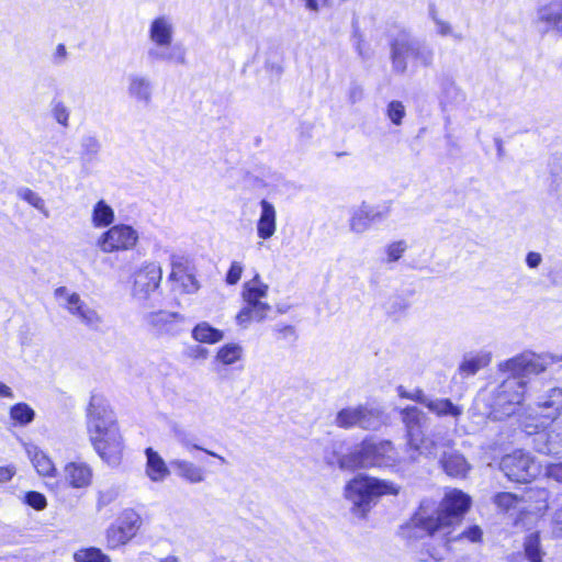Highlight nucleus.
Listing matches in <instances>:
<instances>
[{
    "instance_id": "23",
    "label": "nucleus",
    "mask_w": 562,
    "mask_h": 562,
    "mask_svg": "<svg viewBox=\"0 0 562 562\" xmlns=\"http://www.w3.org/2000/svg\"><path fill=\"white\" fill-rule=\"evenodd\" d=\"M146 57L150 64L167 61L180 66L187 65V53L182 46L154 45L147 49Z\"/></svg>"
},
{
    "instance_id": "48",
    "label": "nucleus",
    "mask_w": 562,
    "mask_h": 562,
    "mask_svg": "<svg viewBox=\"0 0 562 562\" xmlns=\"http://www.w3.org/2000/svg\"><path fill=\"white\" fill-rule=\"evenodd\" d=\"M461 92L454 81L445 79L441 82V102L457 101Z\"/></svg>"
},
{
    "instance_id": "62",
    "label": "nucleus",
    "mask_w": 562,
    "mask_h": 562,
    "mask_svg": "<svg viewBox=\"0 0 562 562\" xmlns=\"http://www.w3.org/2000/svg\"><path fill=\"white\" fill-rule=\"evenodd\" d=\"M187 283H183L184 290L187 292H195L199 289L198 282L191 274L186 276Z\"/></svg>"
},
{
    "instance_id": "7",
    "label": "nucleus",
    "mask_w": 562,
    "mask_h": 562,
    "mask_svg": "<svg viewBox=\"0 0 562 562\" xmlns=\"http://www.w3.org/2000/svg\"><path fill=\"white\" fill-rule=\"evenodd\" d=\"M269 286L261 282L259 274L244 284V307L236 315V323L241 328H248L251 322H262L271 310V306L261 300L267 297Z\"/></svg>"
},
{
    "instance_id": "31",
    "label": "nucleus",
    "mask_w": 562,
    "mask_h": 562,
    "mask_svg": "<svg viewBox=\"0 0 562 562\" xmlns=\"http://www.w3.org/2000/svg\"><path fill=\"white\" fill-rule=\"evenodd\" d=\"M538 406L543 409V415L554 419L562 412V389L553 387L547 394L539 397Z\"/></svg>"
},
{
    "instance_id": "10",
    "label": "nucleus",
    "mask_w": 562,
    "mask_h": 562,
    "mask_svg": "<svg viewBox=\"0 0 562 562\" xmlns=\"http://www.w3.org/2000/svg\"><path fill=\"white\" fill-rule=\"evenodd\" d=\"M499 469L508 480L518 483H528L540 473V465L529 453L521 450L504 456Z\"/></svg>"
},
{
    "instance_id": "43",
    "label": "nucleus",
    "mask_w": 562,
    "mask_h": 562,
    "mask_svg": "<svg viewBox=\"0 0 562 562\" xmlns=\"http://www.w3.org/2000/svg\"><path fill=\"white\" fill-rule=\"evenodd\" d=\"M80 147H81L82 159H85L87 161H91L100 153L101 143L95 136L86 135L81 138Z\"/></svg>"
},
{
    "instance_id": "38",
    "label": "nucleus",
    "mask_w": 562,
    "mask_h": 562,
    "mask_svg": "<svg viewBox=\"0 0 562 562\" xmlns=\"http://www.w3.org/2000/svg\"><path fill=\"white\" fill-rule=\"evenodd\" d=\"M414 50V61L418 63L424 67H429L432 65L435 58V50L428 43L416 38Z\"/></svg>"
},
{
    "instance_id": "45",
    "label": "nucleus",
    "mask_w": 562,
    "mask_h": 562,
    "mask_svg": "<svg viewBox=\"0 0 562 562\" xmlns=\"http://www.w3.org/2000/svg\"><path fill=\"white\" fill-rule=\"evenodd\" d=\"M52 115L58 124L64 127H68L70 111L65 102L54 100L52 102Z\"/></svg>"
},
{
    "instance_id": "56",
    "label": "nucleus",
    "mask_w": 562,
    "mask_h": 562,
    "mask_svg": "<svg viewBox=\"0 0 562 562\" xmlns=\"http://www.w3.org/2000/svg\"><path fill=\"white\" fill-rule=\"evenodd\" d=\"M278 333V338L281 339H294L295 338V329L291 325L278 326L274 328Z\"/></svg>"
},
{
    "instance_id": "60",
    "label": "nucleus",
    "mask_w": 562,
    "mask_h": 562,
    "mask_svg": "<svg viewBox=\"0 0 562 562\" xmlns=\"http://www.w3.org/2000/svg\"><path fill=\"white\" fill-rule=\"evenodd\" d=\"M363 97V90L359 86H352L349 91V99L351 103L359 102Z\"/></svg>"
},
{
    "instance_id": "44",
    "label": "nucleus",
    "mask_w": 562,
    "mask_h": 562,
    "mask_svg": "<svg viewBox=\"0 0 562 562\" xmlns=\"http://www.w3.org/2000/svg\"><path fill=\"white\" fill-rule=\"evenodd\" d=\"M76 562H111V559L98 548L78 550L75 555Z\"/></svg>"
},
{
    "instance_id": "20",
    "label": "nucleus",
    "mask_w": 562,
    "mask_h": 562,
    "mask_svg": "<svg viewBox=\"0 0 562 562\" xmlns=\"http://www.w3.org/2000/svg\"><path fill=\"white\" fill-rule=\"evenodd\" d=\"M127 94L136 103L147 106L153 101L154 82L144 74H131L127 77Z\"/></svg>"
},
{
    "instance_id": "14",
    "label": "nucleus",
    "mask_w": 562,
    "mask_h": 562,
    "mask_svg": "<svg viewBox=\"0 0 562 562\" xmlns=\"http://www.w3.org/2000/svg\"><path fill=\"white\" fill-rule=\"evenodd\" d=\"M142 526L140 516L133 509L124 510L114 524L106 529V546L116 549L130 542Z\"/></svg>"
},
{
    "instance_id": "15",
    "label": "nucleus",
    "mask_w": 562,
    "mask_h": 562,
    "mask_svg": "<svg viewBox=\"0 0 562 562\" xmlns=\"http://www.w3.org/2000/svg\"><path fill=\"white\" fill-rule=\"evenodd\" d=\"M340 428L360 427L363 429H378L382 424L381 412L375 408L359 405L340 409L335 418Z\"/></svg>"
},
{
    "instance_id": "39",
    "label": "nucleus",
    "mask_w": 562,
    "mask_h": 562,
    "mask_svg": "<svg viewBox=\"0 0 562 562\" xmlns=\"http://www.w3.org/2000/svg\"><path fill=\"white\" fill-rule=\"evenodd\" d=\"M176 438H177V441L179 442V445L188 452H191L192 450H200L213 458L218 459L220 462L223 464H225L227 462L223 456H220L218 453H216L214 451L207 450V449L194 443L192 437H190V435H188L184 431H177Z\"/></svg>"
},
{
    "instance_id": "50",
    "label": "nucleus",
    "mask_w": 562,
    "mask_h": 562,
    "mask_svg": "<svg viewBox=\"0 0 562 562\" xmlns=\"http://www.w3.org/2000/svg\"><path fill=\"white\" fill-rule=\"evenodd\" d=\"M119 494V488L114 486L99 491L97 501L98 509H101L113 503L117 498Z\"/></svg>"
},
{
    "instance_id": "57",
    "label": "nucleus",
    "mask_w": 562,
    "mask_h": 562,
    "mask_svg": "<svg viewBox=\"0 0 562 562\" xmlns=\"http://www.w3.org/2000/svg\"><path fill=\"white\" fill-rule=\"evenodd\" d=\"M542 262V256L536 251H529L526 256V265L531 268H538Z\"/></svg>"
},
{
    "instance_id": "42",
    "label": "nucleus",
    "mask_w": 562,
    "mask_h": 562,
    "mask_svg": "<svg viewBox=\"0 0 562 562\" xmlns=\"http://www.w3.org/2000/svg\"><path fill=\"white\" fill-rule=\"evenodd\" d=\"M408 307V300L398 294L390 296L384 304L385 312L393 317L402 316Z\"/></svg>"
},
{
    "instance_id": "1",
    "label": "nucleus",
    "mask_w": 562,
    "mask_h": 562,
    "mask_svg": "<svg viewBox=\"0 0 562 562\" xmlns=\"http://www.w3.org/2000/svg\"><path fill=\"white\" fill-rule=\"evenodd\" d=\"M471 498L459 490H452L446 494L436 509H430L424 503L413 515L411 520L401 528V535L407 540H418L425 537L442 536V546L439 549L428 550V555L435 561H441L449 542L467 539L470 542L482 540V529L470 526L457 536L449 537L450 528L460 521L463 514L470 508Z\"/></svg>"
},
{
    "instance_id": "12",
    "label": "nucleus",
    "mask_w": 562,
    "mask_h": 562,
    "mask_svg": "<svg viewBox=\"0 0 562 562\" xmlns=\"http://www.w3.org/2000/svg\"><path fill=\"white\" fill-rule=\"evenodd\" d=\"M389 43L392 70L397 75H404L407 71L408 59L414 58L416 38L408 30L401 27L390 33Z\"/></svg>"
},
{
    "instance_id": "51",
    "label": "nucleus",
    "mask_w": 562,
    "mask_h": 562,
    "mask_svg": "<svg viewBox=\"0 0 562 562\" xmlns=\"http://www.w3.org/2000/svg\"><path fill=\"white\" fill-rule=\"evenodd\" d=\"M24 502L35 510H43L47 506L46 497L42 493L35 491L27 492L24 496Z\"/></svg>"
},
{
    "instance_id": "54",
    "label": "nucleus",
    "mask_w": 562,
    "mask_h": 562,
    "mask_svg": "<svg viewBox=\"0 0 562 562\" xmlns=\"http://www.w3.org/2000/svg\"><path fill=\"white\" fill-rule=\"evenodd\" d=\"M68 57L67 48L64 44H58L53 54V63L57 66L63 65Z\"/></svg>"
},
{
    "instance_id": "4",
    "label": "nucleus",
    "mask_w": 562,
    "mask_h": 562,
    "mask_svg": "<svg viewBox=\"0 0 562 562\" xmlns=\"http://www.w3.org/2000/svg\"><path fill=\"white\" fill-rule=\"evenodd\" d=\"M499 383L488 390L486 405L493 419H504L521 407L527 394V381L521 376L506 373Z\"/></svg>"
},
{
    "instance_id": "35",
    "label": "nucleus",
    "mask_w": 562,
    "mask_h": 562,
    "mask_svg": "<svg viewBox=\"0 0 562 562\" xmlns=\"http://www.w3.org/2000/svg\"><path fill=\"white\" fill-rule=\"evenodd\" d=\"M113 209L104 201H98L92 210L91 221L94 227H106L114 222Z\"/></svg>"
},
{
    "instance_id": "41",
    "label": "nucleus",
    "mask_w": 562,
    "mask_h": 562,
    "mask_svg": "<svg viewBox=\"0 0 562 562\" xmlns=\"http://www.w3.org/2000/svg\"><path fill=\"white\" fill-rule=\"evenodd\" d=\"M18 196L38 210L45 217H49V211L46 207L45 201L30 188L19 189Z\"/></svg>"
},
{
    "instance_id": "59",
    "label": "nucleus",
    "mask_w": 562,
    "mask_h": 562,
    "mask_svg": "<svg viewBox=\"0 0 562 562\" xmlns=\"http://www.w3.org/2000/svg\"><path fill=\"white\" fill-rule=\"evenodd\" d=\"M207 355L209 351L201 346H194L189 349V356L194 359H206Z\"/></svg>"
},
{
    "instance_id": "5",
    "label": "nucleus",
    "mask_w": 562,
    "mask_h": 562,
    "mask_svg": "<svg viewBox=\"0 0 562 562\" xmlns=\"http://www.w3.org/2000/svg\"><path fill=\"white\" fill-rule=\"evenodd\" d=\"M398 486L386 480H379L367 475H358L349 481L345 487V497L352 505V514L364 518L376 497L396 495Z\"/></svg>"
},
{
    "instance_id": "16",
    "label": "nucleus",
    "mask_w": 562,
    "mask_h": 562,
    "mask_svg": "<svg viewBox=\"0 0 562 562\" xmlns=\"http://www.w3.org/2000/svg\"><path fill=\"white\" fill-rule=\"evenodd\" d=\"M538 33L562 35V0H551L539 7L533 19Z\"/></svg>"
},
{
    "instance_id": "40",
    "label": "nucleus",
    "mask_w": 562,
    "mask_h": 562,
    "mask_svg": "<svg viewBox=\"0 0 562 562\" xmlns=\"http://www.w3.org/2000/svg\"><path fill=\"white\" fill-rule=\"evenodd\" d=\"M10 417L18 424L24 426L34 420L35 412L26 403H18L11 407Z\"/></svg>"
},
{
    "instance_id": "30",
    "label": "nucleus",
    "mask_w": 562,
    "mask_h": 562,
    "mask_svg": "<svg viewBox=\"0 0 562 562\" xmlns=\"http://www.w3.org/2000/svg\"><path fill=\"white\" fill-rule=\"evenodd\" d=\"M25 450L32 464L40 475L48 477L56 476L57 471L53 461L37 446L26 445Z\"/></svg>"
},
{
    "instance_id": "55",
    "label": "nucleus",
    "mask_w": 562,
    "mask_h": 562,
    "mask_svg": "<svg viewBox=\"0 0 562 562\" xmlns=\"http://www.w3.org/2000/svg\"><path fill=\"white\" fill-rule=\"evenodd\" d=\"M552 533L557 538H562V506L554 514Z\"/></svg>"
},
{
    "instance_id": "32",
    "label": "nucleus",
    "mask_w": 562,
    "mask_h": 562,
    "mask_svg": "<svg viewBox=\"0 0 562 562\" xmlns=\"http://www.w3.org/2000/svg\"><path fill=\"white\" fill-rule=\"evenodd\" d=\"M491 353L481 351L474 356H467L459 366V372L469 375H474L481 369L488 366L491 362Z\"/></svg>"
},
{
    "instance_id": "46",
    "label": "nucleus",
    "mask_w": 562,
    "mask_h": 562,
    "mask_svg": "<svg viewBox=\"0 0 562 562\" xmlns=\"http://www.w3.org/2000/svg\"><path fill=\"white\" fill-rule=\"evenodd\" d=\"M406 114L405 106L401 101H391L386 108V115L394 125H401Z\"/></svg>"
},
{
    "instance_id": "29",
    "label": "nucleus",
    "mask_w": 562,
    "mask_h": 562,
    "mask_svg": "<svg viewBox=\"0 0 562 562\" xmlns=\"http://www.w3.org/2000/svg\"><path fill=\"white\" fill-rule=\"evenodd\" d=\"M146 323L157 333H170L176 322L182 321L178 313L158 311L145 315Z\"/></svg>"
},
{
    "instance_id": "63",
    "label": "nucleus",
    "mask_w": 562,
    "mask_h": 562,
    "mask_svg": "<svg viewBox=\"0 0 562 562\" xmlns=\"http://www.w3.org/2000/svg\"><path fill=\"white\" fill-rule=\"evenodd\" d=\"M0 397L13 398L14 394L12 390L0 381Z\"/></svg>"
},
{
    "instance_id": "28",
    "label": "nucleus",
    "mask_w": 562,
    "mask_h": 562,
    "mask_svg": "<svg viewBox=\"0 0 562 562\" xmlns=\"http://www.w3.org/2000/svg\"><path fill=\"white\" fill-rule=\"evenodd\" d=\"M261 213L257 222V235L266 240L271 238L277 229V212L274 206L267 200L260 202Z\"/></svg>"
},
{
    "instance_id": "18",
    "label": "nucleus",
    "mask_w": 562,
    "mask_h": 562,
    "mask_svg": "<svg viewBox=\"0 0 562 562\" xmlns=\"http://www.w3.org/2000/svg\"><path fill=\"white\" fill-rule=\"evenodd\" d=\"M162 271L158 263L147 262L135 274L133 294L138 300L147 299L161 281Z\"/></svg>"
},
{
    "instance_id": "64",
    "label": "nucleus",
    "mask_w": 562,
    "mask_h": 562,
    "mask_svg": "<svg viewBox=\"0 0 562 562\" xmlns=\"http://www.w3.org/2000/svg\"><path fill=\"white\" fill-rule=\"evenodd\" d=\"M160 562H178V560L175 557H168L161 560Z\"/></svg>"
},
{
    "instance_id": "34",
    "label": "nucleus",
    "mask_w": 562,
    "mask_h": 562,
    "mask_svg": "<svg viewBox=\"0 0 562 562\" xmlns=\"http://www.w3.org/2000/svg\"><path fill=\"white\" fill-rule=\"evenodd\" d=\"M524 554L529 562H543L546 555L541 546V539L538 531L528 533L524 539Z\"/></svg>"
},
{
    "instance_id": "37",
    "label": "nucleus",
    "mask_w": 562,
    "mask_h": 562,
    "mask_svg": "<svg viewBox=\"0 0 562 562\" xmlns=\"http://www.w3.org/2000/svg\"><path fill=\"white\" fill-rule=\"evenodd\" d=\"M243 357V348L238 344H226L218 349L215 360L224 366H231Z\"/></svg>"
},
{
    "instance_id": "11",
    "label": "nucleus",
    "mask_w": 562,
    "mask_h": 562,
    "mask_svg": "<svg viewBox=\"0 0 562 562\" xmlns=\"http://www.w3.org/2000/svg\"><path fill=\"white\" fill-rule=\"evenodd\" d=\"M393 207V201H383L375 205L362 202L357 209L352 210L349 220V228L351 232L362 234L367 232L372 224L386 221Z\"/></svg>"
},
{
    "instance_id": "53",
    "label": "nucleus",
    "mask_w": 562,
    "mask_h": 562,
    "mask_svg": "<svg viewBox=\"0 0 562 562\" xmlns=\"http://www.w3.org/2000/svg\"><path fill=\"white\" fill-rule=\"evenodd\" d=\"M243 270H244V268L240 262L233 261L231 263V267H229L227 273H226V279H225L226 283L229 285L236 284L241 278Z\"/></svg>"
},
{
    "instance_id": "47",
    "label": "nucleus",
    "mask_w": 562,
    "mask_h": 562,
    "mask_svg": "<svg viewBox=\"0 0 562 562\" xmlns=\"http://www.w3.org/2000/svg\"><path fill=\"white\" fill-rule=\"evenodd\" d=\"M406 249L407 244L405 240H397L391 243L385 248L386 262L392 263L398 261L402 258L403 254L406 251Z\"/></svg>"
},
{
    "instance_id": "52",
    "label": "nucleus",
    "mask_w": 562,
    "mask_h": 562,
    "mask_svg": "<svg viewBox=\"0 0 562 562\" xmlns=\"http://www.w3.org/2000/svg\"><path fill=\"white\" fill-rule=\"evenodd\" d=\"M353 40H355V48L360 56L361 59L368 60L372 57L371 49L367 46L363 35L359 32L358 29L353 31Z\"/></svg>"
},
{
    "instance_id": "19",
    "label": "nucleus",
    "mask_w": 562,
    "mask_h": 562,
    "mask_svg": "<svg viewBox=\"0 0 562 562\" xmlns=\"http://www.w3.org/2000/svg\"><path fill=\"white\" fill-rule=\"evenodd\" d=\"M532 445L539 453L562 456V420L553 422L549 428L537 431Z\"/></svg>"
},
{
    "instance_id": "36",
    "label": "nucleus",
    "mask_w": 562,
    "mask_h": 562,
    "mask_svg": "<svg viewBox=\"0 0 562 562\" xmlns=\"http://www.w3.org/2000/svg\"><path fill=\"white\" fill-rule=\"evenodd\" d=\"M429 16L434 22L436 26V33L439 36H450L457 42H462L464 40V35L461 32H457L450 22L441 19L436 9L432 8L429 10Z\"/></svg>"
},
{
    "instance_id": "49",
    "label": "nucleus",
    "mask_w": 562,
    "mask_h": 562,
    "mask_svg": "<svg viewBox=\"0 0 562 562\" xmlns=\"http://www.w3.org/2000/svg\"><path fill=\"white\" fill-rule=\"evenodd\" d=\"M397 392H398V396L402 397V398H407V400H411V401H414L423 406L426 407L427 405V402L429 400L430 396L426 395L425 392L422 390V389H414L412 391H407L406 389H404L403 386H400L397 389Z\"/></svg>"
},
{
    "instance_id": "3",
    "label": "nucleus",
    "mask_w": 562,
    "mask_h": 562,
    "mask_svg": "<svg viewBox=\"0 0 562 562\" xmlns=\"http://www.w3.org/2000/svg\"><path fill=\"white\" fill-rule=\"evenodd\" d=\"M401 417L406 431L404 460L419 463L422 459H435L440 443L432 436L424 434L429 419L427 414L417 406H406L401 411Z\"/></svg>"
},
{
    "instance_id": "27",
    "label": "nucleus",
    "mask_w": 562,
    "mask_h": 562,
    "mask_svg": "<svg viewBox=\"0 0 562 562\" xmlns=\"http://www.w3.org/2000/svg\"><path fill=\"white\" fill-rule=\"evenodd\" d=\"M426 408L438 418H451L458 422L463 414V407L450 398L430 396Z\"/></svg>"
},
{
    "instance_id": "61",
    "label": "nucleus",
    "mask_w": 562,
    "mask_h": 562,
    "mask_svg": "<svg viewBox=\"0 0 562 562\" xmlns=\"http://www.w3.org/2000/svg\"><path fill=\"white\" fill-rule=\"evenodd\" d=\"M549 475L562 482V462L549 467Z\"/></svg>"
},
{
    "instance_id": "22",
    "label": "nucleus",
    "mask_w": 562,
    "mask_h": 562,
    "mask_svg": "<svg viewBox=\"0 0 562 562\" xmlns=\"http://www.w3.org/2000/svg\"><path fill=\"white\" fill-rule=\"evenodd\" d=\"M443 472L451 477L464 479L472 470V465L458 450L443 451L439 458Z\"/></svg>"
},
{
    "instance_id": "17",
    "label": "nucleus",
    "mask_w": 562,
    "mask_h": 562,
    "mask_svg": "<svg viewBox=\"0 0 562 562\" xmlns=\"http://www.w3.org/2000/svg\"><path fill=\"white\" fill-rule=\"evenodd\" d=\"M93 477L92 469L89 464L81 461H71L65 464L63 469V479L56 481L54 488L61 491L67 487L87 488L91 485Z\"/></svg>"
},
{
    "instance_id": "9",
    "label": "nucleus",
    "mask_w": 562,
    "mask_h": 562,
    "mask_svg": "<svg viewBox=\"0 0 562 562\" xmlns=\"http://www.w3.org/2000/svg\"><path fill=\"white\" fill-rule=\"evenodd\" d=\"M54 296L60 307L77 318L82 325L92 330H99L103 319L97 310L85 302L80 295L70 291L67 286H59L54 291Z\"/></svg>"
},
{
    "instance_id": "24",
    "label": "nucleus",
    "mask_w": 562,
    "mask_h": 562,
    "mask_svg": "<svg viewBox=\"0 0 562 562\" xmlns=\"http://www.w3.org/2000/svg\"><path fill=\"white\" fill-rule=\"evenodd\" d=\"M175 27L171 19L166 15L154 19L149 25L148 37L154 45L171 46Z\"/></svg>"
},
{
    "instance_id": "8",
    "label": "nucleus",
    "mask_w": 562,
    "mask_h": 562,
    "mask_svg": "<svg viewBox=\"0 0 562 562\" xmlns=\"http://www.w3.org/2000/svg\"><path fill=\"white\" fill-rule=\"evenodd\" d=\"M560 361H562V356L551 352L536 353L527 350L510 359L499 362L498 371L501 373H512L526 380L528 375H538L544 372L553 363Z\"/></svg>"
},
{
    "instance_id": "2",
    "label": "nucleus",
    "mask_w": 562,
    "mask_h": 562,
    "mask_svg": "<svg viewBox=\"0 0 562 562\" xmlns=\"http://www.w3.org/2000/svg\"><path fill=\"white\" fill-rule=\"evenodd\" d=\"M87 430L100 458L110 465H117L124 449L123 439L113 411L108 401L100 395H92L90 398L87 408Z\"/></svg>"
},
{
    "instance_id": "33",
    "label": "nucleus",
    "mask_w": 562,
    "mask_h": 562,
    "mask_svg": "<svg viewBox=\"0 0 562 562\" xmlns=\"http://www.w3.org/2000/svg\"><path fill=\"white\" fill-rule=\"evenodd\" d=\"M192 338L203 344H216L224 338V333L207 322L196 324L192 329Z\"/></svg>"
},
{
    "instance_id": "25",
    "label": "nucleus",
    "mask_w": 562,
    "mask_h": 562,
    "mask_svg": "<svg viewBox=\"0 0 562 562\" xmlns=\"http://www.w3.org/2000/svg\"><path fill=\"white\" fill-rule=\"evenodd\" d=\"M169 464L175 474L189 484H200L206 479V471L192 461L172 459Z\"/></svg>"
},
{
    "instance_id": "58",
    "label": "nucleus",
    "mask_w": 562,
    "mask_h": 562,
    "mask_svg": "<svg viewBox=\"0 0 562 562\" xmlns=\"http://www.w3.org/2000/svg\"><path fill=\"white\" fill-rule=\"evenodd\" d=\"M16 469L13 465L0 467V483L9 482L15 474Z\"/></svg>"
},
{
    "instance_id": "21",
    "label": "nucleus",
    "mask_w": 562,
    "mask_h": 562,
    "mask_svg": "<svg viewBox=\"0 0 562 562\" xmlns=\"http://www.w3.org/2000/svg\"><path fill=\"white\" fill-rule=\"evenodd\" d=\"M532 491H526L521 495L510 492H499L493 496V504L503 513L531 512L527 503L531 499Z\"/></svg>"
},
{
    "instance_id": "6",
    "label": "nucleus",
    "mask_w": 562,
    "mask_h": 562,
    "mask_svg": "<svg viewBox=\"0 0 562 562\" xmlns=\"http://www.w3.org/2000/svg\"><path fill=\"white\" fill-rule=\"evenodd\" d=\"M398 460L395 447L389 440H364L349 454L338 460L342 470H356L370 467H392Z\"/></svg>"
},
{
    "instance_id": "26",
    "label": "nucleus",
    "mask_w": 562,
    "mask_h": 562,
    "mask_svg": "<svg viewBox=\"0 0 562 562\" xmlns=\"http://www.w3.org/2000/svg\"><path fill=\"white\" fill-rule=\"evenodd\" d=\"M145 473L151 482H164L170 475V469L162 457L151 447L145 449Z\"/></svg>"
},
{
    "instance_id": "13",
    "label": "nucleus",
    "mask_w": 562,
    "mask_h": 562,
    "mask_svg": "<svg viewBox=\"0 0 562 562\" xmlns=\"http://www.w3.org/2000/svg\"><path fill=\"white\" fill-rule=\"evenodd\" d=\"M138 232L126 224H117L103 232L97 240L102 252L126 251L133 249L138 243Z\"/></svg>"
}]
</instances>
